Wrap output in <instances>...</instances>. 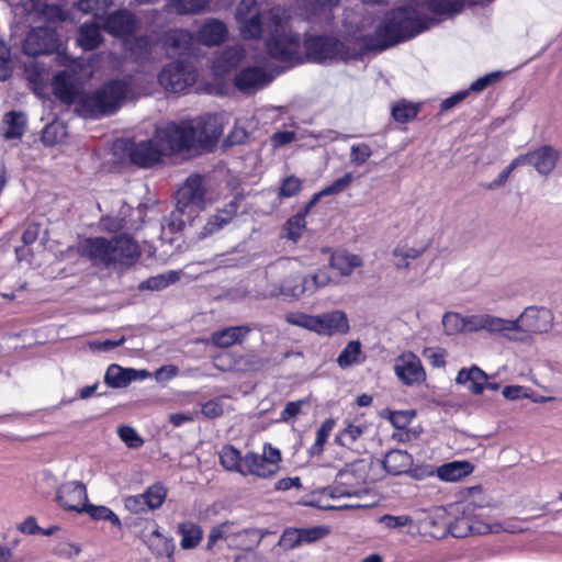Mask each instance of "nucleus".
<instances>
[{
	"mask_svg": "<svg viewBox=\"0 0 562 562\" xmlns=\"http://www.w3.org/2000/svg\"><path fill=\"white\" fill-rule=\"evenodd\" d=\"M415 13L396 11L386 22L376 25L373 33L366 32L362 25L352 35V47L331 36H308L304 41L306 55L313 61L326 63L356 59L364 52L386 49L423 30V21Z\"/></svg>",
	"mask_w": 562,
	"mask_h": 562,
	"instance_id": "nucleus-1",
	"label": "nucleus"
},
{
	"mask_svg": "<svg viewBox=\"0 0 562 562\" xmlns=\"http://www.w3.org/2000/svg\"><path fill=\"white\" fill-rule=\"evenodd\" d=\"M235 18L243 37L258 38L267 34L266 47L272 58L292 61L300 57V36L288 27V16L282 8L276 7L266 12L256 0H241Z\"/></svg>",
	"mask_w": 562,
	"mask_h": 562,
	"instance_id": "nucleus-2",
	"label": "nucleus"
},
{
	"mask_svg": "<svg viewBox=\"0 0 562 562\" xmlns=\"http://www.w3.org/2000/svg\"><path fill=\"white\" fill-rule=\"evenodd\" d=\"M52 88L57 99L75 105L79 115L91 119L114 113L131 93V85L124 79L110 80L93 92L79 90L71 83L67 71H59L53 77Z\"/></svg>",
	"mask_w": 562,
	"mask_h": 562,
	"instance_id": "nucleus-3",
	"label": "nucleus"
},
{
	"mask_svg": "<svg viewBox=\"0 0 562 562\" xmlns=\"http://www.w3.org/2000/svg\"><path fill=\"white\" fill-rule=\"evenodd\" d=\"M270 269L283 276V280L273 284L269 291L271 296L284 295L297 300L304 295H313L322 288L338 283L325 270H318L311 276H302L300 263L295 259H280L270 266Z\"/></svg>",
	"mask_w": 562,
	"mask_h": 562,
	"instance_id": "nucleus-4",
	"label": "nucleus"
},
{
	"mask_svg": "<svg viewBox=\"0 0 562 562\" xmlns=\"http://www.w3.org/2000/svg\"><path fill=\"white\" fill-rule=\"evenodd\" d=\"M82 252L94 265L114 269L131 267L140 257L138 244L126 234L117 235L111 239L103 237L88 238L82 245Z\"/></svg>",
	"mask_w": 562,
	"mask_h": 562,
	"instance_id": "nucleus-5",
	"label": "nucleus"
},
{
	"mask_svg": "<svg viewBox=\"0 0 562 562\" xmlns=\"http://www.w3.org/2000/svg\"><path fill=\"white\" fill-rule=\"evenodd\" d=\"M222 127L216 115L206 114L192 120L167 123V134L173 135L179 150L189 149L195 144L209 145L222 135Z\"/></svg>",
	"mask_w": 562,
	"mask_h": 562,
	"instance_id": "nucleus-6",
	"label": "nucleus"
},
{
	"mask_svg": "<svg viewBox=\"0 0 562 562\" xmlns=\"http://www.w3.org/2000/svg\"><path fill=\"white\" fill-rule=\"evenodd\" d=\"M285 321L291 325L325 337L344 336L350 330L348 316L341 310H333L318 315L293 312L285 315Z\"/></svg>",
	"mask_w": 562,
	"mask_h": 562,
	"instance_id": "nucleus-7",
	"label": "nucleus"
},
{
	"mask_svg": "<svg viewBox=\"0 0 562 562\" xmlns=\"http://www.w3.org/2000/svg\"><path fill=\"white\" fill-rule=\"evenodd\" d=\"M167 124L156 128L151 139L133 143L128 147L131 161L139 167L146 168L158 164L162 156L180 151L175 144L173 135H166Z\"/></svg>",
	"mask_w": 562,
	"mask_h": 562,
	"instance_id": "nucleus-8",
	"label": "nucleus"
},
{
	"mask_svg": "<svg viewBox=\"0 0 562 562\" xmlns=\"http://www.w3.org/2000/svg\"><path fill=\"white\" fill-rule=\"evenodd\" d=\"M196 78V70L187 59L168 64L158 75L160 86L172 93L186 92L195 83Z\"/></svg>",
	"mask_w": 562,
	"mask_h": 562,
	"instance_id": "nucleus-9",
	"label": "nucleus"
},
{
	"mask_svg": "<svg viewBox=\"0 0 562 562\" xmlns=\"http://www.w3.org/2000/svg\"><path fill=\"white\" fill-rule=\"evenodd\" d=\"M369 463L356 460L347 464L336 475V486L333 496H359L362 485L369 476Z\"/></svg>",
	"mask_w": 562,
	"mask_h": 562,
	"instance_id": "nucleus-10",
	"label": "nucleus"
},
{
	"mask_svg": "<svg viewBox=\"0 0 562 562\" xmlns=\"http://www.w3.org/2000/svg\"><path fill=\"white\" fill-rule=\"evenodd\" d=\"M553 313L549 308L536 305L528 306L518 318L513 319L517 324L514 335L522 340L526 335L548 333L553 326Z\"/></svg>",
	"mask_w": 562,
	"mask_h": 562,
	"instance_id": "nucleus-11",
	"label": "nucleus"
},
{
	"mask_svg": "<svg viewBox=\"0 0 562 562\" xmlns=\"http://www.w3.org/2000/svg\"><path fill=\"white\" fill-rule=\"evenodd\" d=\"M281 453L279 449L270 443L263 446L262 454L247 452L244 456L243 475H255L258 477H269L274 475L280 468Z\"/></svg>",
	"mask_w": 562,
	"mask_h": 562,
	"instance_id": "nucleus-12",
	"label": "nucleus"
},
{
	"mask_svg": "<svg viewBox=\"0 0 562 562\" xmlns=\"http://www.w3.org/2000/svg\"><path fill=\"white\" fill-rule=\"evenodd\" d=\"M424 7H426L427 10L435 15L451 16L461 11V9L463 8V0H422L420 7L398 8L396 10H393L385 16L383 22H386L394 12L400 10L416 12L415 14L418 18H420L424 24L423 30L417 33L418 35L435 23V19L428 16L424 12ZM414 36H416V34Z\"/></svg>",
	"mask_w": 562,
	"mask_h": 562,
	"instance_id": "nucleus-13",
	"label": "nucleus"
},
{
	"mask_svg": "<svg viewBox=\"0 0 562 562\" xmlns=\"http://www.w3.org/2000/svg\"><path fill=\"white\" fill-rule=\"evenodd\" d=\"M517 329L516 322L505 319L491 314H473L469 315L468 331L476 333L484 330L491 335H499L509 340L520 339L514 331Z\"/></svg>",
	"mask_w": 562,
	"mask_h": 562,
	"instance_id": "nucleus-14",
	"label": "nucleus"
},
{
	"mask_svg": "<svg viewBox=\"0 0 562 562\" xmlns=\"http://www.w3.org/2000/svg\"><path fill=\"white\" fill-rule=\"evenodd\" d=\"M177 201L180 207H187L194 214L204 210L210 200L206 198V188L203 177L191 175L178 190Z\"/></svg>",
	"mask_w": 562,
	"mask_h": 562,
	"instance_id": "nucleus-15",
	"label": "nucleus"
},
{
	"mask_svg": "<svg viewBox=\"0 0 562 562\" xmlns=\"http://www.w3.org/2000/svg\"><path fill=\"white\" fill-rule=\"evenodd\" d=\"M474 510L475 506L473 504L462 506V516L457 517L454 521L449 524V531L453 537L462 538L469 533L498 532L502 529L499 525L490 526L477 521L472 517Z\"/></svg>",
	"mask_w": 562,
	"mask_h": 562,
	"instance_id": "nucleus-16",
	"label": "nucleus"
},
{
	"mask_svg": "<svg viewBox=\"0 0 562 562\" xmlns=\"http://www.w3.org/2000/svg\"><path fill=\"white\" fill-rule=\"evenodd\" d=\"M394 372L405 385L420 384L426 379V372L420 359L411 351L403 352L395 359Z\"/></svg>",
	"mask_w": 562,
	"mask_h": 562,
	"instance_id": "nucleus-17",
	"label": "nucleus"
},
{
	"mask_svg": "<svg viewBox=\"0 0 562 562\" xmlns=\"http://www.w3.org/2000/svg\"><path fill=\"white\" fill-rule=\"evenodd\" d=\"M57 47V36L48 26L31 29L23 42V52L29 56L47 55Z\"/></svg>",
	"mask_w": 562,
	"mask_h": 562,
	"instance_id": "nucleus-18",
	"label": "nucleus"
},
{
	"mask_svg": "<svg viewBox=\"0 0 562 562\" xmlns=\"http://www.w3.org/2000/svg\"><path fill=\"white\" fill-rule=\"evenodd\" d=\"M56 502L65 510L82 513L88 502L86 486L78 481L61 484L56 491Z\"/></svg>",
	"mask_w": 562,
	"mask_h": 562,
	"instance_id": "nucleus-19",
	"label": "nucleus"
},
{
	"mask_svg": "<svg viewBox=\"0 0 562 562\" xmlns=\"http://www.w3.org/2000/svg\"><path fill=\"white\" fill-rule=\"evenodd\" d=\"M560 156V150L551 145H542L520 155L524 166H532L539 175L546 177L554 170Z\"/></svg>",
	"mask_w": 562,
	"mask_h": 562,
	"instance_id": "nucleus-20",
	"label": "nucleus"
},
{
	"mask_svg": "<svg viewBox=\"0 0 562 562\" xmlns=\"http://www.w3.org/2000/svg\"><path fill=\"white\" fill-rule=\"evenodd\" d=\"M271 80L265 69L255 66L246 67L236 74L234 83L240 92L250 94L265 88Z\"/></svg>",
	"mask_w": 562,
	"mask_h": 562,
	"instance_id": "nucleus-21",
	"label": "nucleus"
},
{
	"mask_svg": "<svg viewBox=\"0 0 562 562\" xmlns=\"http://www.w3.org/2000/svg\"><path fill=\"white\" fill-rule=\"evenodd\" d=\"M136 25L135 15L126 9H122L109 14L104 19L102 29L115 37H125L135 31Z\"/></svg>",
	"mask_w": 562,
	"mask_h": 562,
	"instance_id": "nucleus-22",
	"label": "nucleus"
},
{
	"mask_svg": "<svg viewBox=\"0 0 562 562\" xmlns=\"http://www.w3.org/2000/svg\"><path fill=\"white\" fill-rule=\"evenodd\" d=\"M164 48L168 57H184L189 54L193 35L186 30H170L164 35Z\"/></svg>",
	"mask_w": 562,
	"mask_h": 562,
	"instance_id": "nucleus-23",
	"label": "nucleus"
},
{
	"mask_svg": "<svg viewBox=\"0 0 562 562\" xmlns=\"http://www.w3.org/2000/svg\"><path fill=\"white\" fill-rule=\"evenodd\" d=\"M238 207L239 202L238 199L235 198L223 209L218 210L216 214L210 216L200 233L201 237L205 238L220 232L224 226L231 223L233 217L236 215Z\"/></svg>",
	"mask_w": 562,
	"mask_h": 562,
	"instance_id": "nucleus-24",
	"label": "nucleus"
},
{
	"mask_svg": "<svg viewBox=\"0 0 562 562\" xmlns=\"http://www.w3.org/2000/svg\"><path fill=\"white\" fill-rule=\"evenodd\" d=\"M226 24L217 19H206L196 32V38L206 46L221 44L227 36Z\"/></svg>",
	"mask_w": 562,
	"mask_h": 562,
	"instance_id": "nucleus-25",
	"label": "nucleus"
},
{
	"mask_svg": "<svg viewBox=\"0 0 562 562\" xmlns=\"http://www.w3.org/2000/svg\"><path fill=\"white\" fill-rule=\"evenodd\" d=\"M246 529H240L234 521H224L211 528L207 536V549H212L217 541L225 540L229 547L237 546V538L247 535Z\"/></svg>",
	"mask_w": 562,
	"mask_h": 562,
	"instance_id": "nucleus-26",
	"label": "nucleus"
},
{
	"mask_svg": "<svg viewBox=\"0 0 562 562\" xmlns=\"http://www.w3.org/2000/svg\"><path fill=\"white\" fill-rule=\"evenodd\" d=\"M245 52L238 46L227 47L222 50L213 60V71L216 76H224L233 68L237 67L244 59Z\"/></svg>",
	"mask_w": 562,
	"mask_h": 562,
	"instance_id": "nucleus-27",
	"label": "nucleus"
},
{
	"mask_svg": "<svg viewBox=\"0 0 562 562\" xmlns=\"http://www.w3.org/2000/svg\"><path fill=\"white\" fill-rule=\"evenodd\" d=\"M251 330L252 327L249 325L226 327L214 331L211 341L218 348H228L235 344H241Z\"/></svg>",
	"mask_w": 562,
	"mask_h": 562,
	"instance_id": "nucleus-28",
	"label": "nucleus"
},
{
	"mask_svg": "<svg viewBox=\"0 0 562 562\" xmlns=\"http://www.w3.org/2000/svg\"><path fill=\"white\" fill-rule=\"evenodd\" d=\"M486 373L476 366L463 368L458 372L456 382L464 385L471 393L481 394L484 390Z\"/></svg>",
	"mask_w": 562,
	"mask_h": 562,
	"instance_id": "nucleus-29",
	"label": "nucleus"
},
{
	"mask_svg": "<svg viewBox=\"0 0 562 562\" xmlns=\"http://www.w3.org/2000/svg\"><path fill=\"white\" fill-rule=\"evenodd\" d=\"M363 261L358 255L348 251H336L331 254L329 266L336 270L340 277H349L353 270L362 267Z\"/></svg>",
	"mask_w": 562,
	"mask_h": 562,
	"instance_id": "nucleus-30",
	"label": "nucleus"
},
{
	"mask_svg": "<svg viewBox=\"0 0 562 562\" xmlns=\"http://www.w3.org/2000/svg\"><path fill=\"white\" fill-rule=\"evenodd\" d=\"M413 464V459L409 453L404 450H391L383 460V468L392 475H398L407 472Z\"/></svg>",
	"mask_w": 562,
	"mask_h": 562,
	"instance_id": "nucleus-31",
	"label": "nucleus"
},
{
	"mask_svg": "<svg viewBox=\"0 0 562 562\" xmlns=\"http://www.w3.org/2000/svg\"><path fill=\"white\" fill-rule=\"evenodd\" d=\"M474 467L469 461H453L438 468V477L447 482H456L472 473Z\"/></svg>",
	"mask_w": 562,
	"mask_h": 562,
	"instance_id": "nucleus-32",
	"label": "nucleus"
},
{
	"mask_svg": "<svg viewBox=\"0 0 562 562\" xmlns=\"http://www.w3.org/2000/svg\"><path fill=\"white\" fill-rule=\"evenodd\" d=\"M178 533L181 536L180 547L183 550L196 548L203 538L202 528L193 521H184L178 525Z\"/></svg>",
	"mask_w": 562,
	"mask_h": 562,
	"instance_id": "nucleus-33",
	"label": "nucleus"
},
{
	"mask_svg": "<svg viewBox=\"0 0 562 562\" xmlns=\"http://www.w3.org/2000/svg\"><path fill=\"white\" fill-rule=\"evenodd\" d=\"M102 41L101 29L93 23H85L78 30L77 43L85 50L97 48Z\"/></svg>",
	"mask_w": 562,
	"mask_h": 562,
	"instance_id": "nucleus-34",
	"label": "nucleus"
},
{
	"mask_svg": "<svg viewBox=\"0 0 562 562\" xmlns=\"http://www.w3.org/2000/svg\"><path fill=\"white\" fill-rule=\"evenodd\" d=\"M220 462L224 469L243 475L244 456L233 446H224L220 451Z\"/></svg>",
	"mask_w": 562,
	"mask_h": 562,
	"instance_id": "nucleus-35",
	"label": "nucleus"
},
{
	"mask_svg": "<svg viewBox=\"0 0 562 562\" xmlns=\"http://www.w3.org/2000/svg\"><path fill=\"white\" fill-rule=\"evenodd\" d=\"M353 176L350 172L345 173L342 177L334 180L330 184L322 189L319 192L315 193L311 201L308 202L306 209H311L315 205L322 196L326 195H336L345 191L352 182Z\"/></svg>",
	"mask_w": 562,
	"mask_h": 562,
	"instance_id": "nucleus-36",
	"label": "nucleus"
},
{
	"mask_svg": "<svg viewBox=\"0 0 562 562\" xmlns=\"http://www.w3.org/2000/svg\"><path fill=\"white\" fill-rule=\"evenodd\" d=\"M424 251V248L398 246L393 250V263L398 270L409 269L412 262L417 260Z\"/></svg>",
	"mask_w": 562,
	"mask_h": 562,
	"instance_id": "nucleus-37",
	"label": "nucleus"
},
{
	"mask_svg": "<svg viewBox=\"0 0 562 562\" xmlns=\"http://www.w3.org/2000/svg\"><path fill=\"white\" fill-rule=\"evenodd\" d=\"M145 543L148 549L156 555H170L173 551L171 540L167 539L159 532L158 526L145 537Z\"/></svg>",
	"mask_w": 562,
	"mask_h": 562,
	"instance_id": "nucleus-38",
	"label": "nucleus"
},
{
	"mask_svg": "<svg viewBox=\"0 0 562 562\" xmlns=\"http://www.w3.org/2000/svg\"><path fill=\"white\" fill-rule=\"evenodd\" d=\"M361 344L358 340L349 341L337 358V363L341 369L358 364L361 359Z\"/></svg>",
	"mask_w": 562,
	"mask_h": 562,
	"instance_id": "nucleus-39",
	"label": "nucleus"
},
{
	"mask_svg": "<svg viewBox=\"0 0 562 562\" xmlns=\"http://www.w3.org/2000/svg\"><path fill=\"white\" fill-rule=\"evenodd\" d=\"M104 382L114 389L126 387L131 383L130 370L111 364L104 374Z\"/></svg>",
	"mask_w": 562,
	"mask_h": 562,
	"instance_id": "nucleus-40",
	"label": "nucleus"
},
{
	"mask_svg": "<svg viewBox=\"0 0 562 562\" xmlns=\"http://www.w3.org/2000/svg\"><path fill=\"white\" fill-rule=\"evenodd\" d=\"M82 513H87L93 520H106L119 529L122 527V522L119 516L106 506L92 505L87 503L85 509H82Z\"/></svg>",
	"mask_w": 562,
	"mask_h": 562,
	"instance_id": "nucleus-41",
	"label": "nucleus"
},
{
	"mask_svg": "<svg viewBox=\"0 0 562 562\" xmlns=\"http://www.w3.org/2000/svg\"><path fill=\"white\" fill-rule=\"evenodd\" d=\"M335 420L333 418L325 419L319 428L316 430L315 441L310 447L308 452L311 456H319L324 451V446L335 427Z\"/></svg>",
	"mask_w": 562,
	"mask_h": 562,
	"instance_id": "nucleus-42",
	"label": "nucleus"
},
{
	"mask_svg": "<svg viewBox=\"0 0 562 562\" xmlns=\"http://www.w3.org/2000/svg\"><path fill=\"white\" fill-rule=\"evenodd\" d=\"M469 316H461L458 313L448 312L442 317V326L447 335H454L468 331Z\"/></svg>",
	"mask_w": 562,
	"mask_h": 562,
	"instance_id": "nucleus-43",
	"label": "nucleus"
},
{
	"mask_svg": "<svg viewBox=\"0 0 562 562\" xmlns=\"http://www.w3.org/2000/svg\"><path fill=\"white\" fill-rule=\"evenodd\" d=\"M419 106L402 100L392 106V116L396 122L406 123L416 117Z\"/></svg>",
	"mask_w": 562,
	"mask_h": 562,
	"instance_id": "nucleus-44",
	"label": "nucleus"
},
{
	"mask_svg": "<svg viewBox=\"0 0 562 562\" xmlns=\"http://www.w3.org/2000/svg\"><path fill=\"white\" fill-rule=\"evenodd\" d=\"M153 50V43L147 36H139L135 38L131 46V54L138 63L150 61Z\"/></svg>",
	"mask_w": 562,
	"mask_h": 562,
	"instance_id": "nucleus-45",
	"label": "nucleus"
},
{
	"mask_svg": "<svg viewBox=\"0 0 562 562\" xmlns=\"http://www.w3.org/2000/svg\"><path fill=\"white\" fill-rule=\"evenodd\" d=\"M4 123L7 125L3 133L5 138H18L23 134L25 119L22 113L10 112L5 114Z\"/></svg>",
	"mask_w": 562,
	"mask_h": 562,
	"instance_id": "nucleus-46",
	"label": "nucleus"
},
{
	"mask_svg": "<svg viewBox=\"0 0 562 562\" xmlns=\"http://www.w3.org/2000/svg\"><path fill=\"white\" fill-rule=\"evenodd\" d=\"M195 214L187 207H180L177 201L176 209L170 213L168 226L171 232L182 231L186 224L193 218Z\"/></svg>",
	"mask_w": 562,
	"mask_h": 562,
	"instance_id": "nucleus-47",
	"label": "nucleus"
},
{
	"mask_svg": "<svg viewBox=\"0 0 562 562\" xmlns=\"http://www.w3.org/2000/svg\"><path fill=\"white\" fill-rule=\"evenodd\" d=\"M16 10L21 9L29 16H41L46 12V4L43 0H7Z\"/></svg>",
	"mask_w": 562,
	"mask_h": 562,
	"instance_id": "nucleus-48",
	"label": "nucleus"
},
{
	"mask_svg": "<svg viewBox=\"0 0 562 562\" xmlns=\"http://www.w3.org/2000/svg\"><path fill=\"white\" fill-rule=\"evenodd\" d=\"M144 495L147 501V507L150 510H155L164 504L167 497V488L161 483H155L146 488Z\"/></svg>",
	"mask_w": 562,
	"mask_h": 562,
	"instance_id": "nucleus-49",
	"label": "nucleus"
},
{
	"mask_svg": "<svg viewBox=\"0 0 562 562\" xmlns=\"http://www.w3.org/2000/svg\"><path fill=\"white\" fill-rule=\"evenodd\" d=\"M66 135V127L61 123L55 122L45 126L42 133V140L45 145L53 146L61 143Z\"/></svg>",
	"mask_w": 562,
	"mask_h": 562,
	"instance_id": "nucleus-50",
	"label": "nucleus"
},
{
	"mask_svg": "<svg viewBox=\"0 0 562 562\" xmlns=\"http://www.w3.org/2000/svg\"><path fill=\"white\" fill-rule=\"evenodd\" d=\"M113 0H79L78 9L83 13H90L94 18H101L112 5Z\"/></svg>",
	"mask_w": 562,
	"mask_h": 562,
	"instance_id": "nucleus-51",
	"label": "nucleus"
},
{
	"mask_svg": "<svg viewBox=\"0 0 562 562\" xmlns=\"http://www.w3.org/2000/svg\"><path fill=\"white\" fill-rule=\"evenodd\" d=\"M210 0H171V5L180 14H195L206 8Z\"/></svg>",
	"mask_w": 562,
	"mask_h": 562,
	"instance_id": "nucleus-52",
	"label": "nucleus"
},
{
	"mask_svg": "<svg viewBox=\"0 0 562 562\" xmlns=\"http://www.w3.org/2000/svg\"><path fill=\"white\" fill-rule=\"evenodd\" d=\"M364 428L362 426L349 424L335 437V442L344 447H350L361 437Z\"/></svg>",
	"mask_w": 562,
	"mask_h": 562,
	"instance_id": "nucleus-53",
	"label": "nucleus"
},
{
	"mask_svg": "<svg viewBox=\"0 0 562 562\" xmlns=\"http://www.w3.org/2000/svg\"><path fill=\"white\" fill-rule=\"evenodd\" d=\"M310 401L306 398L289 402L280 414V420L284 423H293L303 412V407L308 406Z\"/></svg>",
	"mask_w": 562,
	"mask_h": 562,
	"instance_id": "nucleus-54",
	"label": "nucleus"
},
{
	"mask_svg": "<svg viewBox=\"0 0 562 562\" xmlns=\"http://www.w3.org/2000/svg\"><path fill=\"white\" fill-rule=\"evenodd\" d=\"M372 149L366 143L353 144L350 147V162L355 166H362L371 157Z\"/></svg>",
	"mask_w": 562,
	"mask_h": 562,
	"instance_id": "nucleus-55",
	"label": "nucleus"
},
{
	"mask_svg": "<svg viewBox=\"0 0 562 562\" xmlns=\"http://www.w3.org/2000/svg\"><path fill=\"white\" fill-rule=\"evenodd\" d=\"M305 216L303 214L292 216L285 225L286 237L293 241L297 240L305 228Z\"/></svg>",
	"mask_w": 562,
	"mask_h": 562,
	"instance_id": "nucleus-56",
	"label": "nucleus"
},
{
	"mask_svg": "<svg viewBox=\"0 0 562 562\" xmlns=\"http://www.w3.org/2000/svg\"><path fill=\"white\" fill-rule=\"evenodd\" d=\"M117 435L120 439L132 449L139 448L144 440L140 438V436L137 434V431L130 427V426H121L117 429Z\"/></svg>",
	"mask_w": 562,
	"mask_h": 562,
	"instance_id": "nucleus-57",
	"label": "nucleus"
},
{
	"mask_svg": "<svg viewBox=\"0 0 562 562\" xmlns=\"http://www.w3.org/2000/svg\"><path fill=\"white\" fill-rule=\"evenodd\" d=\"M524 166V159H521L520 155L517 156L512 162L497 176V178L488 184V189H496L503 187L510 173L518 167Z\"/></svg>",
	"mask_w": 562,
	"mask_h": 562,
	"instance_id": "nucleus-58",
	"label": "nucleus"
},
{
	"mask_svg": "<svg viewBox=\"0 0 562 562\" xmlns=\"http://www.w3.org/2000/svg\"><path fill=\"white\" fill-rule=\"evenodd\" d=\"M124 505L128 512L134 514H142L150 510L149 507H147V501L145 498L144 493L127 496L124 499Z\"/></svg>",
	"mask_w": 562,
	"mask_h": 562,
	"instance_id": "nucleus-59",
	"label": "nucleus"
},
{
	"mask_svg": "<svg viewBox=\"0 0 562 562\" xmlns=\"http://www.w3.org/2000/svg\"><path fill=\"white\" fill-rule=\"evenodd\" d=\"M379 521L389 529H400L413 524V519L407 515H383Z\"/></svg>",
	"mask_w": 562,
	"mask_h": 562,
	"instance_id": "nucleus-60",
	"label": "nucleus"
},
{
	"mask_svg": "<svg viewBox=\"0 0 562 562\" xmlns=\"http://www.w3.org/2000/svg\"><path fill=\"white\" fill-rule=\"evenodd\" d=\"M224 397L207 401L202 405L201 413L206 418H217L224 413Z\"/></svg>",
	"mask_w": 562,
	"mask_h": 562,
	"instance_id": "nucleus-61",
	"label": "nucleus"
},
{
	"mask_svg": "<svg viewBox=\"0 0 562 562\" xmlns=\"http://www.w3.org/2000/svg\"><path fill=\"white\" fill-rule=\"evenodd\" d=\"M301 187L302 182L299 178L294 176L286 177L280 186L279 194L282 198H291L301 190Z\"/></svg>",
	"mask_w": 562,
	"mask_h": 562,
	"instance_id": "nucleus-62",
	"label": "nucleus"
},
{
	"mask_svg": "<svg viewBox=\"0 0 562 562\" xmlns=\"http://www.w3.org/2000/svg\"><path fill=\"white\" fill-rule=\"evenodd\" d=\"M125 338L121 337L120 339H95L88 342L90 350L97 352H106L110 351L124 342Z\"/></svg>",
	"mask_w": 562,
	"mask_h": 562,
	"instance_id": "nucleus-63",
	"label": "nucleus"
},
{
	"mask_svg": "<svg viewBox=\"0 0 562 562\" xmlns=\"http://www.w3.org/2000/svg\"><path fill=\"white\" fill-rule=\"evenodd\" d=\"M501 76L502 72L499 71L487 74L473 81L468 90H470V92H481L485 90L490 85L496 82Z\"/></svg>",
	"mask_w": 562,
	"mask_h": 562,
	"instance_id": "nucleus-64",
	"label": "nucleus"
}]
</instances>
